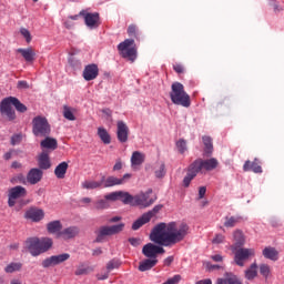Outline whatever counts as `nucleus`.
Returning <instances> with one entry per match:
<instances>
[{"mask_svg":"<svg viewBox=\"0 0 284 284\" xmlns=\"http://www.w3.org/2000/svg\"><path fill=\"white\" fill-rule=\"evenodd\" d=\"M200 172L196 170V166L192 163L189 169H187V173L183 179V186L184 187H190V183H192V181H194V178L196 176V174H199Z\"/></svg>","mask_w":284,"mask_h":284,"instance_id":"nucleus-24","label":"nucleus"},{"mask_svg":"<svg viewBox=\"0 0 284 284\" xmlns=\"http://www.w3.org/2000/svg\"><path fill=\"white\" fill-rule=\"evenodd\" d=\"M32 125L34 136H48V134H50V123H48V119L38 115L32 120Z\"/></svg>","mask_w":284,"mask_h":284,"instance_id":"nucleus-5","label":"nucleus"},{"mask_svg":"<svg viewBox=\"0 0 284 284\" xmlns=\"http://www.w3.org/2000/svg\"><path fill=\"white\" fill-rule=\"evenodd\" d=\"M262 254L264 258H267L268 261H278V251L272 246H266L263 251Z\"/></svg>","mask_w":284,"mask_h":284,"instance_id":"nucleus-29","label":"nucleus"},{"mask_svg":"<svg viewBox=\"0 0 284 284\" xmlns=\"http://www.w3.org/2000/svg\"><path fill=\"white\" fill-rule=\"evenodd\" d=\"M187 232H190V226L185 223H160L152 230L150 239L156 245L172 247V245L181 243L187 236Z\"/></svg>","mask_w":284,"mask_h":284,"instance_id":"nucleus-1","label":"nucleus"},{"mask_svg":"<svg viewBox=\"0 0 284 284\" xmlns=\"http://www.w3.org/2000/svg\"><path fill=\"white\" fill-rule=\"evenodd\" d=\"M244 276L246 281H254L258 276V264L252 263L248 268L245 270Z\"/></svg>","mask_w":284,"mask_h":284,"instance_id":"nucleus-28","label":"nucleus"},{"mask_svg":"<svg viewBox=\"0 0 284 284\" xmlns=\"http://www.w3.org/2000/svg\"><path fill=\"white\" fill-rule=\"evenodd\" d=\"M109 276H110V272L106 271V272H104V273H99V274L97 275V278H98V281H105V280L109 278Z\"/></svg>","mask_w":284,"mask_h":284,"instance_id":"nucleus-55","label":"nucleus"},{"mask_svg":"<svg viewBox=\"0 0 284 284\" xmlns=\"http://www.w3.org/2000/svg\"><path fill=\"white\" fill-rule=\"evenodd\" d=\"M129 243H131L133 247H139V245H141V240L138 237H131L129 239Z\"/></svg>","mask_w":284,"mask_h":284,"instance_id":"nucleus-57","label":"nucleus"},{"mask_svg":"<svg viewBox=\"0 0 284 284\" xmlns=\"http://www.w3.org/2000/svg\"><path fill=\"white\" fill-rule=\"evenodd\" d=\"M39 243H40V251H42V254L48 252V250H50L53 245L52 239L50 237L39 239Z\"/></svg>","mask_w":284,"mask_h":284,"instance_id":"nucleus-42","label":"nucleus"},{"mask_svg":"<svg viewBox=\"0 0 284 284\" xmlns=\"http://www.w3.org/2000/svg\"><path fill=\"white\" fill-rule=\"evenodd\" d=\"M80 17L84 18V23L90 30H94V28H99V13H89L85 10L80 11Z\"/></svg>","mask_w":284,"mask_h":284,"instance_id":"nucleus-15","label":"nucleus"},{"mask_svg":"<svg viewBox=\"0 0 284 284\" xmlns=\"http://www.w3.org/2000/svg\"><path fill=\"white\" fill-rule=\"evenodd\" d=\"M211 258L215 263H222V261H223V256L221 254L212 255Z\"/></svg>","mask_w":284,"mask_h":284,"instance_id":"nucleus-59","label":"nucleus"},{"mask_svg":"<svg viewBox=\"0 0 284 284\" xmlns=\"http://www.w3.org/2000/svg\"><path fill=\"white\" fill-rule=\"evenodd\" d=\"M20 34L26 39L27 43H30V41H32V34L30 33V30L21 28Z\"/></svg>","mask_w":284,"mask_h":284,"instance_id":"nucleus-48","label":"nucleus"},{"mask_svg":"<svg viewBox=\"0 0 284 284\" xmlns=\"http://www.w3.org/2000/svg\"><path fill=\"white\" fill-rule=\"evenodd\" d=\"M197 172H212V170H216L219 168V160L216 158H211L207 160L197 159L193 162Z\"/></svg>","mask_w":284,"mask_h":284,"instance_id":"nucleus-7","label":"nucleus"},{"mask_svg":"<svg viewBox=\"0 0 284 284\" xmlns=\"http://www.w3.org/2000/svg\"><path fill=\"white\" fill-rule=\"evenodd\" d=\"M28 195V190H26V187L18 185L14 187H11L9 190V200H8V205L9 207H14V205L17 204V200L18 199H23L24 196Z\"/></svg>","mask_w":284,"mask_h":284,"instance_id":"nucleus-11","label":"nucleus"},{"mask_svg":"<svg viewBox=\"0 0 284 284\" xmlns=\"http://www.w3.org/2000/svg\"><path fill=\"white\" fill-rule=\"evenodd\" d=\"M170 99L174 105H182V108H190V105H192L190 94L185 92V87H183L181 82L172 83Z\"/></svg>","mask_w":284,"mask_h":284,"instance_id":"nucleus-3","label":"nucleus"},{"mask_svg":"<svg viewBox=\"0 0 284 284\" xmlns=\"http://www.w3.org/2000/svg\"><path fill=\"white\" fill-rule=\"evenodd\" d=\"M124 227H125L124 223H120L112 226L100 227L97 240H95L97 243H101V241H103V236H114V234H119L123 232Z\"/></svg>","mask_w":284,"mask_h":284,"instance_id":"nucleus-9","label":"nucleus"},{"mask_svg":"<svg viewBox=\"0 0 284 284\" xmlns=\"http://www.w3.org/2000/svg\"><path fill=\"white\" fill-rule=\"evenodd\" d=\"M116 136L120 143H128L130 128H128V124L121 120L116 122Z\"/></svg>","mask_w":284,"mask_h":284,"instance_id":"nucleus-16","label":"nucleus"},{"mask_svg":"<svg viewBox=\"0 0 284 284\" xmlns=\"http://www.w3.org/2000/svg\"><path fill=\"white\" fill-rule=\"evenodd\" d=\"M26 246L29 250L31 256H39L42 254L39 237H31L26 241Z\"/></svg>","mask_w":284,"mask_h":284,"instance_id":"nucleus-17","label":"nucleus"},{"mask_svg":"<svg viewBox=\"0 0 284 284\" xmlns=\"http://www.w3.org/2000/svg\"><path fill=\"white\" fill-rule=\"evenodd\" d=\"M257 268L260 270V274L263 276V278L267 280L270 276H272V266H270V264L262 263L257 266Z\"/></svg>","mask_w":284,"mask_h":284,"instance_id":"nucleus-41","label":"nucleus"},{"mask_svg":"<svg viewBox=\"0 0 284 284\" xmlns=\"http://www.w3.org/2000/svg\"><path fill=\"white\" fill-rule=\"evenodd\" d=\"M98 136L102 141V143H104V145H110L112 143V136L103 126L98 128Z\"/></svg>","mask_w":284,"mask_h":284,"instance_id":"nucleus-32","label":"nucleus"},{"mask_svg":"<svg viewBox=\"0 0 284 284\" xmlns=\"http://www.w3.org/2000/svg\"><path fill=\"white\" fill-rule=\"evenodd\" d=\"M156 263H159V260H156V258H146V260L140 262L139 271L148 272V271L152 270V267H154L156 265Z\"/></svg>","mask_w":284,"mask_h":284,"instance_id":"nucleus-33","label":"nucleus"},{"mask_svg":"<svg viewBox=\"0 0 284 284\" xmlns=\"http://www.w3.org/2000/svg\"><path fill=\"white\" fill-rule=\"evenodd\" d=\"M243 221L241 215L226 216L224 220V227H236Z\"/></svg>","mask_w":284,"mask_h":284,"instance_id":"nucleus-35","label":"nucleus"},{"mask_svg":"<svg viewBox=\"0 0 284 284\" xmlns=\"http://www.w3.org/2000/svg\"><path fill=\"white\" fill-rule=\"evenodd\" d=\"M44 216L43 210L39 209H31L26 212V219H30L31 221H34L38 223V221H41Z\"/></svg>","mask_w":284,"mask_h":284,"instance_id":"nucleus-27","label":"nucleus"},{"mask_svg":"<svg viewBox=\"0 0 284 284\" xmlns=\"http://www.w3.org/2000/svg\"><path fill=\"white\" fill-rule=\"evenodd\" d=\"M155 176L156 179H163L165 176V164L161 163L159 169H155Z\"/></svg>","mask_w":284,"mask_h":284,"instance_id":"nucleus-47","label":"nucleus"},{"mask_svg":"<svg viewBox=\"0 0 284 284\" xmlns=\"http://www.w3.org/2000/svg\"><path fill=\"white\" fill-rule=\"evenodd\" d=\"M173 70H175L178 72V74H183V72H184V68L181 64H175L173 67Z\"/></svg>","mask_w":284,"mask_h":284,"instance_id":"nucleus-61","label":"nucleus"},{"mask_svg":"<svg viewBox=\"0 0 284 284\" xmlns=\"http://www.w3.org/2000/svg\"><path fill=\"white\" fill-rule=\"evenodd\" d=\"M145 161V154L135 151L132 153L131 156V165L132 168H136V165H142V163Z\"/></svg>","mask_w":284,"mask_h":284,"instance_id":"nucleus-36","label":"nucleus"},{"mask_svg":"<svg viewBox=\"0 0 284 284\" xmlns=\"http://www.w3.org/2000/svg\"><path fill=\"white\" fill-rule=\"evenodd\" d=\"M163 209V205H155L151 211L144 213L140 219H138L132 224V230L136 231L140 230V227H143L146 223H150L152 221L153 216H156L159 212Z\"/></svg>","mask_w":284,"mask_h":284,"instance_id":"nucleus-8","label":"nucleus"},{"mask_svg":"<svg viewBox=\"0 0 284 284\" xmlns=\"http://www.w3.org/2000/svg\"><path fill=\"white\" fill-rule=\"evenodd\" d=\"M70 258L69 253H62L59 255H53L48 258H45L42 262V267L48 268V267H54L55 265H61V263H65Z\"/></svg>","mask_w":284,"mask_h":284,"instance_id":"nucleus-14","label":"nucleus"},{"mask_svg":"<svg viewBox=\"0 0 284 284\" xmlns=\"http://www.w3.org/2000/svg\"><path fill=\"white\" fill-rule=\"evenodd\" d=\"M196 284H212V280H210V278L201 280V281L196 282Z\"/></svg>","mask_w":284,"mask_h":284,"instance_id":"nucleus-64","label":"nucleus"},{"mask_svg":"<svg viewBox=\"0 0 284 284\" xmlns=\"http://www.w3.org/2000/svg\"><path fill=\"white\" fill-rule=\"evenodd\" d=\"M12 105L18 112H28V106L21 103L19 99L14 97L6 98L0 103V114L8 121H14L17 119V113L14 112V109H12Z\"/></svg>","mask_w":284,"mask_h":284,"instance_id":"nucleus-2","label":"nucleus"},{"mask_svg":"<svg viewBox=\"0 0 284 284\" xmlns=\"http://www.w3.org/2000/svg\"><path fill=\"white\" fill-rule=\"evenodd\" d=\"M139 29L135 27V24H130L128 28V34L129 37H135L138 36Z\"/></svg>","mask_w":284,"mask_h":284,"instance_id":"nucleus-51","label":"nucleus"},{"mask_svg":"<svg viewBox=\"0 0 284 284\" xmlns=\"http://www.w3.org/2000/svg\"><path fill=\"white\" fill-rule=\"evenodd\" d=\"M216 284H243V282L234 273L226 272L223 277L216 280Z\"/></svg>","mask_w":284,"mask_h":284,"instance_id":"nucleus-21","label":"nucleus"},{"mask_svg":"<svg viewBox=\"0 0 284 284\" xmlns=\"http://www.w3.org/2000/svg\"><path fill=\"white\" fill-rule=\"evenodd\" d=\"M11 168L13 170H21L23 168V165L20 162L14 161V162H12Z\"/></svg>","mask_w":284,"mask_h":284,"instance_id":"nucleus-63","label":"nucleus"},{"mask_svg":"<svg viewBox=\"0 0 284 284\" xmlns=\"http://www.w3.org/2000/svg\"><path fill=\"white\" fill-rule=\"evenodd\" d=\"M92 267L87 266L85 264H79L74 272L75 276H85L89 272H92Z\"/></svg>","mask_w":284,"mask_h":284,"instance_id":"nucleus-43","label":"nucleus"},{"mask_svg":"<svg viewBox=\"0 0 284 284\" xmlns=\"http://www.w3.org/2000/svg\"><path fill=\"white\" fill-rule=\"evenodd\" d=\"M142 254L146 258H156L159 254H165V248L153 243H148L146 245L143 246Z\"/></svg>","mask_w":284,"mask_h":284,"instance_id":"nucleus-13","label":"nucleus"},{"mask_svg":"<svg viewBox=\"0 0 284 284\" xmlns=\"http://www.w3.org/2000/svg\"><path fill=\"white\" fill-rule=\"evenodd\" d=\"M104 197L108 201V203L119 201V191L111 192V193L104 195Z\"/></svg>","mask_w":284,"mask_h":284,"instance_id":"nucleus-49","label":"nucleus"},{"mask_svg":"<svg viewBox=\"0 0 284 284\" xmlns=\"http://www.w3.org/2000/svg\"><path fill=\"white\" fill-rule=\"evenodd\" d=\"M243 170L244 172H250L252 170L255 174H261V172H263L258 159H255L253 162L246 161L243 165Z\"/></svg>","mask_w":284,"mask_h":284,"instance_id":"nucleus-23","label":"nucleus"},{"mask_svg":"<svg viewBox=\"0 0 284 284\" xmlns=\"http://www.w3.org/2000/svg\"><path fill=\"white\" fill-rule=\"evenodd\" d=\"M120 170H123V162H121V160H116L113 166V172H119Z\"/></svg>","mask_w":284,"mask_h":284,"instance_id":"nucleus-56","label":"nucleus"},{"mask_svg":"<svg viewBox=\"0 0 284 284\" xmlns=\"http://www.w3.org/2000/svg\"><path fill=\"white\" fill-rule=\"evenodd\" d=\"M132 179L131 173H125L122 178H116L114 175H110L105 178V175L102 176L103 181V187H114V185H125L128 181Z\"/></svg>","mask_w":284,"mask_h":284,"instance_id":"nucleus-10","label":"nucleus"},{"mask_svg":"<svg viewBox=\"0 0 284 284\" xmlns=\"http://www.w3.org/2000/svg\"><path fill=\"white\" fill-rule=\"evenodd\" d=\"M23 264L20 262H11L4 267L6 274H14V272H21Z\"/></svg>","mask_w":284,"mask_h":284,"instance_id":"nucleus-40","label":"nucleus"},{"mask_svg":"<svg viewBox=\"0 0 284 284\" xmlns=\"http://www.w3.org/2000/svg\"><path fill=\"white\" fill-rule=\"evenodd\" d=\"M212 243L215 245H221V243H225V235L216 234L215 237L212 240Z\"/></svg>","mask_w":284,"mask_h":284,"instance_id":"nucleus-52","label":"nucleus"},{"mask_svg":"<svg viewBox=\"0 0 284 284\" xmlns=\"http://www.w3.org/2000/svg\"><path fill=\"white\" fill-rule=\"evenodd\" d=\"M95 205V210H108V207H110V202H108V200L105 199H98L94 202Z\"/></svg>","mask_w":284,"mask_h":284,"instance_id":"nucleus-45","label":"nucleus"},{"mask_svg":"<svg viewBox=\"0 0 284 284\" xmlns=\"http://www.w3.org/2000/svg\"><path fill=\"white\" fill-rule=\"evenodd\" d=\"M62 229L63 225L61 224V221H53L47 225L48 233L55 234L57 239H59V234H61Z\"/></svg>","mask_w":284,"mask_h":284,"instance_id":"nucleus-30","label":"nucleus"},{"mask_svg":"<svg viewBox=\"0 0 284 284\" xmlns=\"http://www.w3.org/2000/svg\"><path fill=\"white\" fill-rule=\"evenodd\" d=\"M152 191H148L145 193H140L133 196V205H138L139 207H150L156 201V199L151 197Z\"/></svg>","mask_w":284,"mask_h":284,"instance_id":"nucleus-12","label":"nucleus"},{"mask_svg":"<svg viewBox=\"0 0 284 284\" xmlns=\"http://www.w3.org/2000/svg\"><path fill=\"white\" fill-rule=\"evenodd\" d=\"M118 201H122L124 205H133L134 196L125 191H119Z\"/></svg>","mask_w":284,"mask_h":284,"instance_id":"nucleus-39","label":"nucleus"},{"mask_svg":"<svg viewBox=\"0 0 284 284\" xmlns=\"http://www.w3.org/2000/svg\"><path fill=\"white\" fill-rule=\"evenodd\" d=\"M18 88H19V90H28L30 88V85H28L27 81H19Z\"/></svg>","mask_w":284,"mask_h":284,"instance_id":"nucleus-58","label":"nucleus"},{"mask_svg":"<svg viewBox=\"0 0 284 284\" xmlns=\"http://www.w3.org/2000/svg\"><path fill=\"white\" fill-rule=\"evenodd\" d=\"M245 245V235L243 234V231L235 230L233 232V245H231V251L236 252L239 247H243Z\"/></svg>","mask_w":284,"mask_h":284,"instance_id":"nucleus-19","label":"nucleus"},{"mask_svg":"<svg viewBox=\"0 0 284 284\" xmlns=\"http://www.w3.org/2000/svg\"><path fill=\"white\" fill-rule=\"evenodd\" d=\"M68 173V162H61L57 165L54 170V174L57 179H65V174Z\"/></svg>","mask_w":284,"mask_h":284,"instance_id":"nucleus-37","label":"nucleus"},{"mask_svg":"<svg viewBox=\"0 0 284 284\" xmlns=\"http://www.w3.org/2000/svg\"><path fill=\"white\" fill-rule=\"evenodd\" d=\"M77 112V109L69 106V105H63V111L62 114L67 121H77V116L74 115Z\"/></svg>","mask_w":284,"mask_h":284,"instance_id":"nucleus-38","label":"nucleus"},{"mask_svg":"<svg viewBox=\"0 0 284 284\" xmlns=\"http://www.w3.org/2000/svg\"><path fill=\"white\" fill-rule=\"evenodd\" d=\"M16 183H21L22 185H26L28 183V178H26L23 174L19 173L14 178Z\"/></svg>","mask_w":284,"mask_h":284,"instance_id":"nucleus-53","label":"nucleus"},{"mask_svg":"<svg viewBox=\"0 0 284 284\" xmlns=\"http://www.w3.org/2000/svg\"><path fill=\"white\" fill-rule=\"evenodd\" d=\"M23 136L21 134H16L11 138V145H19Z\"/></svg>","mask_w":284,"mask_h":284,"instance_id":"nucleus-54","label":"nucleus"},{"mask_svg":"<svg viewBox=\"0 0 284 284\" xmlns=\"http://www.w3.org/2000/svg\"><path fill=\"white\" fill-rule=\"evenodd\" d=\"M176 148H178L180 154H185V152L187 151V142L185 140L181 139L176 142Z\"/></svg>","mask_w":284,"mask_h":284,"instance_id":"nucleus-46","label":"nucleus"},{"mask_svg":"<svg viewBox=\"0 0 284 284\" xmlns=\"http://www.w3.org/2000/svg\"><path fill=\"white\" fill-rule=\"evenodd\" d=\"M79 227L78 226H69L59 233V239H63V241H70V239H74L79 236Z\"/></svg>","mask_w":284,"mask_h":284,"instance_id":"nucleus-22","label":"nucleus"},{"mask_svg":"<svg viewBox=\"0 0 284 284\" xmlns=\"http://www.w3.org/2000/svg\"><path fill=\"white\" fill-rule=\"evenodd\" d=\"M119 265H120L119 261H116V260H111V261L106 264V270H108V272H112V270L119 268Z\"/></svg>","mask_w":284,"mask_h":284,"instance_id":"nucleus-50","label":"nucleus"},{"mask_svg":"<svg viewBox=\"0 0 284 284\" xmlns=\"http://www.w3.org/2000/svg\"><path fill=\"white\" fill-rule=\"evenodd\" d=\"M40 146L42 148V150H50L51 152H53V150H57V148H59V142H57V139L48 136L40 142Z\"/></svg>","mask_w":284,"mask_h":284,"instance_id":"nucleus-26","label":"nucleus"},{"mask_svg":"<svg viewBox=\"0 0 284 284\" xmlns=\"http://www.w3.org/2000/svg\"><path fill=\"white\" fill-rule=\"evenodd\" d=\"M118 52L122 59H128L131 63L136 61L138 50L134 45V39H125L123 42L118 44Z\"/></svg>","mask_w":284,"mask_h":284,"instance_id":"nucleus-4","label":"nucleus"},{"mask_svg":"<svg viewBox=\"0 0 284 284\" xmlns=\"http://www.w3.org/2000/svg\"><path fill=\"white\" fill-rule=\"evenodd\" d=\"M38 165L40 170H50L52 164L50 163V155L48 152L43 151L39 156H38Z\"/></svg>","mask_w":284,"mask_h":284,"instance_id":"nucleus-25","label":"nucleus"},{"mask_svg":"<svg viewBox=\"0 0 284 284\" xmlns=\"http://www.w3.org/2000/svg\"><path fill=\"white\" fill-rule=\"evenodd\" d=\"M205 192H207V189L205 186H201L199 189V199H203L205 196Z\"/></svg>","mask_w":284,"mask_h":284,"instance_id":"nucleus-60","label":"nucleus"},{"mask_svg":"<svg viewBox=\"0 0 284 284\" xmlns=\"http://www.w3.org/2000/svg\"><path fill=\"white\" fill-rule=\"evenodd\" d=\"M43 179V171L41 169H31L27 174V183L30 185H37Z\"/></svg>","mask_w":284,"mask_h":284,"instance_id":"nucleus-20","label":"nucleus"},{"mask_svg":"<svg viewBox=\"0 0 284 284\" xmlns=\"http://www.w3.org/2000/svg\"><path fill=\"white\" fill-rule=\"evenodd\" d=\"M174 262V257L173 256H169L164 260V265L166 267H170L172 265V263Z\"/></svg>","mask_w":284,"mask_h":284,"instance_id":"nucleus-62","label":"nucleus"},{"mask_svg":"<svg viewBox=\"0 0 284 284\" xmlns=\"http://www.w3.org/2000/svg\"><path fill=\"white\" fill-rule=\"evenodd\" d=\"M103 178H101V181H94V180H87L82 182L83 190H99L103 187Z\"/></svg>","mask_w":284,"mask_h":284,"instance_id":"nucleus-31","label":"nucleus"},{"mask_svg":"<svg viewBox=\"0 0 284 284\" xmlns=\"http://www.w3.org/2000/svg\"><path fill=\"white\" fill-rule=\"evenodd\" d=\"M84 81H94L99 77V67L97 64H88L82 73Z\"/></svg>","mask_w":284,"mask_h":284,"instance_id":"nucleus-18","label":"nucleus"},{"mask_svg":"<svg viewBox=\"0 0 284 284\" xmlns=\"http://www.w3.org/2000/svg\"><path fill=\"white\" fill-rule=\"evenodd\" d=\"M234 254V263L239 265V267H245V262L250 261L252 256H255L256 251L254 248H236L233 251Z\"/></svg>","mask_w":284,"mask_h":284,"instance_id":"nucleus-6","label":"nucleus"},{"mask_svg":"<svg viewBox=\"0 0 284 284\" xmlns=\"http://www.w3.org/2000/svg\"><path fill=\"white\" fill-rule=\"evenodd\" d=\"M17 52H19L28 63H32V61H34V57H37V53H34L32 48L18 49Z\"/></svg>","mask_w":284,"mask_h":284,"instance_id":"nucleus-34","label":"nucleus"},{"mask_svg":"<svg viewBox=\"0 0 284 284\" xmlns=\"http://www.w3.org/2000/svg\"><path fill=\"white\" fill-rule=\"evenodd\" d=\"M202 141L204 143V152H205V154H212V152L214 150V146L212 144V138H210L207 135H204L202 138Z\"/></svg>","mask_w":284,"mask_h":284,"instance_id":"nucleus-44","label":"nucleus"}]
</instances>
